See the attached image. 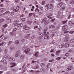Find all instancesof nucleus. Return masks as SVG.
I'll use <instances>...</instances> for the list:
<instances>
[{
  "instance_id": "obj_1",
  "label": "nucleus",
  "mask_w": 74,
  "mask_h": 74,
  "mask_svg": "<svg viewBox=\"0 0 74 74\" xmlns=\"http://www.w3.org/2000/svg\"><path fill=\"white\" fill-rule=\"evenodd\" d=\"M23 49H25L24 52L26 54H28V53H29V52L30 51V49H28L24 46L23 47Z\"/></svg>"
},
{
  "instance_id": "obj_2",
  "label": "nucleus",
  "mask_w": 74,
  "mask_h": 74,
  "mask_svg": "<svg viewBox=\"0 0 74 74\" xmlns=\"http://www.w3.org/2000/svg\"><path fill=\"white\" fill-rule=\"evenodd\" d=\"M62 29L63 30H64V31H66V30H67L69 29L68 27L66 25H64L62 27Z\"/></svg>"
},
{
  "instance_id": "obj_3",
  "label": "nucleus",
  "mask_w": 74,
  "mask_h": 74,
  "mask_svg": "<svg viewBox=\"0 0 74 74\" xmlns=\"http://www.w3.org/2000/svg\"><path fill=\"white\" fill-rule=\"evenodd\" d=\"M16 9H14L13 10V11H14L15 12H18L19 10H21V7L17 6L16 8Z\"/></svg>"
},
{
  "instance_id": "obj_4",
  "label": "nucleus",
  "mask_w": 74,
  "mask_h": 74,
  "mask_svg": "<svg viewBox=\"0 0 74 74\" xmlns=\"http://www.w3.org/2000/svg\"><path fill=\"white\" fill-rule=\"evenodd\" d=\"M20 54H21L20 51H17L15 55V57H18V56L20 55Z\"/></svg>"
},
{
  "instance_id": "obj_5",
  "label": "nucleus",
  "mask_w": 74,
  "mask_h": 74,
  "mask_svg": "<svg viewBox=\"0 0 74 74\" xmlns=\"http://www.w3.org/2000/svg\"><path fill=\"white\" fill-rule=\"evenodd\" d=\"M65 37H67V39H66V38L65 39L64 41L65 42H66V41H68V38H69L70 37V35H69V34H67L66 35H65Z\"/></svg>"
},
{
  "instance_id": "obj_6",
  "label": "nucleus",
  "mask_w": 74,
  "mask_h": 74,
  "mask_svg": "<svg viewBox=\"0 0 74 74\" xmlns=\"http://www.w3.org/2000/svg\"><path fill=\"white\" fill-rule=\"evenodd\" d=\"M1 29L3 32H4V33H5V34H7V30L6 29H4V27H2Z\"/></svg>"
},
{
  "instance_id": "obj_7",
  "label": "nucleus",
  "mask_w": 74,
  "mask_h": 74,
  "mask_svg": "<svg viewBox=\"0 0 74 74\" xmlns=\"http://www.w3.org/2000/svg\"><path fill=\"white\" fill-rule=\"evenodd\" d=\"M23 28L25 30H28L30 29V27H27V25H24V26Z\"/></svg>"
},
{
  "instance_id": "obj_8",
  "label": "nucleus",
  "mask_w": 74,
  "mask_h": 74,
  "mask_svg": "<svg viewBox=\"0 0 74 74\" xmlns=\"http://www.w3.org/2000/svg\"><path fill=\"white\" fill-rule=\"evenodd\" d=\"M15 34H16L15 32H14L13 31H12V32H10V36H16Z\"/></svg>"
},
{
  "instance_id": "obj_9",
  "label": "nucleus",
  "mask_w": 74,
  "mask_h": 74,
  "mask_svg": "<svg viewBox=\"0 0 74 74\" xmlns=\"http://www.w3.org/2000/svg\"><path fill=\"white\" fill-rule=\"evenodd\" d=\"M70 46V43H66L64 45V47L65 48H67V47H69Z\"/></svg>"
},
{
  "instance_id": "obj_10",
  "label": "nucleus",
  "mask_w": 74,
  "mask_h": 74,
  "mask_svg": "<svg viewBox=\"0 0 74 74\" xmlns=\"http://www.w3.org/2000/svg\"><path fill=\"white\" fill-rule=\"evenodd\" d=\"M63 4V2L61 3H59L58 5V7H62Z\"/></svg>"
},
{
  "instance_id": "obj_11",
  "label": "nucleus",
  "mask_w": 74,
  "mask_h": 74,
  "mask_svg": "<svg viewBox=\"0 0 74 74\" xmlns=\"http://www.w3.org/2000/svg\"><path fill=\"white\" fill-rule=\"evenodd\" d=\"M14 22L15 23L14 24V26H17V25L18 26V25H19L18 22L17 21H14Z\"/></svg>"
},
{
  "instance_id": "obj_12",
  "label": "nucleus",
  "mask_w": 74,
  "mask_h": 74,
  "mask_svg": "<svg viewBox=\"0 0 74 74\" xmlns=\"http://www.w3.org/2000/svg\"><path fill=\"white\" fill-rule=\"evenodd\" d=\"M1 62H2L4 64H7V61L5 60H1Z\"/></svg>"
},
{
  "instance_id": "obj_13",
  "label": "nucleus",
  "mask_w": 74,
  "mask_h": 74,
  "mask_svg": "<svg viewBox=\"0 0 74 74\" xmlns=\"http://www.w3.org/2000/svg\"><path fill=\"white\" fill-rule=\"evenodd\" d=\"M9 60L10 61H14L15 59L12 57H10L9 58Z\"/></svg>"
},
{
  "instance_id": "obj_14",
  "label": "nucleus",
  "mask_w": 74,
  "mask_h": 74,
  "mask_svg": "<svg viewBox=\"0 0 74 74\" xmlns=\"http://www.w3.org/2000/svg\"><path fill=\"white\" fill-rule=\"evenodd\" d=\"M8 56L7 55H5L3 57V59L4 60L7 59H8Z\"/></svg>"
},
{
  "instance_id": "obj_15",
  "label": "nucleus",
  "mask_w": 74,
  "mask_h": 74,
  "mask_svg": "<svg viewBox=\"0 0 74 74\" xmlns=\"http://www.w3.org/2000/svg\"><path fill=\"white\" fill-rule=\"evenodd\" d=\"M44 38L45 39H49V36H48V35H45L44 37Z\"/></svg>"
},
{
  "instance_id": "obj_16",
  "label": "nucleus",
  "mask_w": 74,
  "mask_h": 74,
  "mask_svg": "<svg viewBox=\"0 0 74 74\" xmlns=\"http://www.w3.org/2000/svg\"><path fill=\"white\" fill-rule=\"evenodd\" d=\"M10 64L12 65L11 66V67H14V66L16 65V64L14 62H12L10 63Z\"/></svg>"
},
{
  "instance_id": "obj_17",
  "label": "nucleus",
  "mask_w": 74,
  "mask_h": 74,
  "mask_svg": "<svg viewBox=\"0 0 74 74\" xmlns=\"http://www.w3.org/2000/svg\"><path fill=\"white\" fill-rule=\"evenodd\" d=\"M69 25L70 26H73V25H74V23L72 22L71 21H69Z\"/></svg>"
},
{
  "instance_id": "obj_18",
  "label": "nucleus",
  "mask_w": 74,
  "mask_h": 74,
  "mask_svg": "<svg viewBox=\"0 0 74 74\" xmlns=\"http://www.w3.org/2000/svg\"><path fill=\"white\" fill-rule=\"evenodd\" d=\"M9 49L11 50H14L15 48L14 47V46H11L10 47Z\"/></svg>"
},
{
  "instance_id": "obj_19",
  "label": "nucleus",
  "mask_w": 74,
  "mask_h": 74,
  "mask_svg": "<svg viewBox=\"0 0 74 74\" xmlns=\"http://www.w3.org/2000/svg\"><path fill=\"white\" fill-rule=\"evenodd\" d=\"M8 38V36H5L2 37V38L3 40H5L7 39V38Z\"/></svg>"
},
{
  "instance_id": "obj_20",
  "label": "nucleus",
  "mask_w": 74,
  "mask_h": 74,
  "mask_svg": "<svg viewBox=\"0 0 74 74\" xmlns=\"http://www.w3.org/2000/svg\"><path fill=\"white\" fill-rule=\"evenodd\" d=\"M19 43V40L15 41L14 42V44L15 45H18Z\"/></svg>"
},
{
  "instance_id": "obj_21",
  "label": "nucleus",
  "mask_w": 74,
  "mask_h": 74,
  "mask_svg": "<svg viewBox=\"0 0 74 74\" xmlns=\"http://www.w3.org/2000/svg\"><path fill=\"white\" fill-rule=\"evenodd\" d=\"M40 66H41V67H44V66H45V64H44V63H41L40 64Z\"/></svg>"
},
{
  "instance_id": "obj_22",
  "label": "nucleus",
  "mask_w": 74,
  "mask_h": 74,
  "mask_svg": "<svg viewBox=\"0 0 74 74\" xmlns=\"http://www.w3.org/2000/svg\"><path fill=\"white\" fill-rule=\"evenodd\" d=\"M60 53V50H58L56 52V55L57 56L59 55Z\"/></svg>"
},
{
  "instance_id": "obj_23",
  "label": "nucleus",
  "mask_w": 74,
  "mask_h": 74,
  "mask_svg": "<svg viewBox=\"0 0 74 74\" xmlns=\"http://www.w3.org/2000/svg\"><path fill=\"white\" fill-rule=\"evenodd\" d=\"M44 23L45 25H47L48 23H49V21L48 20L44 22Z\"/></svg>"
},
{
  "instance_id": "obj_24",
  "label": "nucleus",
  "mask_w": 74,
  "mask_h": 74,
  "mask_svg": "<svg viewBox=\"0 0 74 74\" xmlns=\"http://www.w3.org/2000/svg\"><path fill=\"white\" fill-rule=\"evenodd\" d=\"M5 8H2L0 9V10L2 12H4V11H5Z\"/></svg>"
},
{
  "instance_id": "obj_25",
  "label": "nucleus",
  "mask_w": 74,
  "mask_h": 74,
  "mask_svg": "<svg viewBox=\"0 0 74 74\" xmlns=\"http://www.w3.org/2000/svg\"><path fill=\"white\" fill-rule=\"evenodd\" d=\"M47 18H45L42 21V23H43V22H45L46 21H47Z\"/></svg>"
},
{
  "instance_id": "obj_26",
  "label": "nucleus",
  "mask_w": 74,
  "mask_h": 74,
  "mask_svg": "<svg viewBox=\"0 0 74 74\" xmlns=\"http://www.w3.org/2000/svg\"><path fill=\"white\" fill-rule=\"evenodd\" d=\"M70 3L71 4H74V0H71Z\"/></svg>"
},
{
  "instance_id": "obj_27",
  "label": "nucleus",
  "mask_w": 74,
  "mask_h": 74,
  "mask_svg": "<svg viewBox=\"0 0 74 74\" xmlns=\"http://www.w3.org/2000/svg\"><path fill=\"white\" fill-rule=\"evenodd\" d=\"M4 42H3V41L2 40H0V46H1L2 45L4 44Z\"/></svg>"
},
{
  "instance_id": "obj_28",
  "label": "nucleus",
  "mask_w": 74,
  "mask_h": 74,
  "mask_svg": "<svg viewBox=\"0 0 74 74\" xmlns=\"http://www.w3.org/2000/svg\"><path fill=\"white\" fill-rule=\"evenodd\" d=\"M34 69L35 70H36V69H38V65H36V66L34 67Z\"/></svg>"
},
{
  "instance_id": "obj_29",
  "label": "nucleus",
  "mask_w": 74,
  "mask_h": 74,
  "mask_svg": "<svg viewBox=\"0 0 74 74\" xmlns=\"http://www.w3.org/2000/svg\"><path fill=\"white\" fill-rule=\"evenodd\" d=\"M38 53H39V52H36V53L34 55L35 56H36V57H37V56H38Z\"/></svg>"
},
{
  "instance_id": "obj_30",
  "label": "nucleus",
  "mask_w": 74,
  "mask_h": 74,
  "mask_svg": "<svg viewBox=\"0 0 74 74\" xmlns=\"http://www.w3.org/2000/svg\"><path fill=\"white\" fill-rule=\"evenodd\" d=\"M55 26L53 25H51L49 26V29H51V28H55Z\"/></svg>"
},
{
  "instance_id": "obj_31",
  "label": "nucleus",
  "mask_w": 74,
  "mask_h": 74,
  "mask_svg": "<svg viewBox=\"0 0 74 74\" xmlns=\"http://www.w3.org/2000/svg\"><path fill=\"white\" fill-rule=\"evenodd\" d=\"M42 37H43V36L42 35H41L40 36H38V40H41L42 38Z\"/></svg>"
},
{
  "instance_id": "obj_32",
  "label": "nucleus",
  "mask_w": 74,
  "mask_h": 74,
  "mask_svg": "<svg viewBox=\"0 0 74 74\" xmlns=\"http://www.w3.org/2000/svg\"><path fill=\"white\" fill-rule=\"evenodd\" d=\"M23 26V23L19 24L18 25V27H22Z\"/></svg>"
},
{
  "instance_id": "obj_33",
  "label": "nucleus",
  "mask_w": 74,
  "mask_h": 74,
  "mask_svg": "<svg viewBox=\"0 0 74 74\" xmlns=\"http://www.w3.org/2000/svg\"><path fill=\"white\" fill-rule=\"evenodd\" d=\"M27 36L25 37L26 38H28L30 37V34H27L26 35Z\"/></svg>"
},
{
  "instance_id": "obj_34",
  "label": "nucleus",
  "mask_w": 74,
  "mask_h": 74,
  "mask_svg": "<svg viewBox=\"0 0 74 74\" xmlns=\"http://www.w3.org/2000/svg\"><path fill=\"white\" fill-rule=\"evenodd\" d=\"M72 69H73V67L69 66L67 69V70H71Z\"/></svg>"
},
{
  "instance_id": "obj_35",
  "label": "nucleus",
  "mask_w": 74,
  "mask_h": 74,
  "mask_svg": "<svg viewBox=\"0 0 74 74\" xmlns=\"http://www.w3.org/2000/svg\"><path fill=\"white\" fill-rule=\"evenodd\" d=\"M64 46V44H62L61 45H60L59 46V47L60 48H63V47Z\"/></svg>"
},
{
  "instance_id": "obj_36",
  "label": "nucleus",
  "mask_w": 74,
  "mask_h": 74,
  "mask_svg": "<svg viewBox=\"0 0 74 74\" xmlns=\"http://www.w3.org/2000/svg\"><path fill=\"white\" fill-rule=\"evenodd\" d=\"M35 38V36L34 35L32 36L31 37V40H34V39Z\"/></svg>"
},
{
  "instance_id": "obj_37",
  "label": "nucleus",
  "mask_w": 74,
  "mask_h": 74,
  "mask_svg": "<svg viewBox=\"0 0 74 74\" xmlns=\"http://www.w3.org/2000/svg\"><path fill=\"white\" fill-rule=\"evenodd\" d=\"M4 21V20L3 18H2L0 20V23H1L3 22Z\"/></svg>"
},
{
  "instance_id": "obj_38",
  "label": "nucleus",
  "mask_w": 74,
  "mask_h": 74,
  "mask_svg": "<svg viewBox=\"0 0 74 74\" xmlns=\"http://www.w3.org/2000/svg\"><path fill=\"white\" fill-rule=\"evenodd\" d=\"M67 15H68V19H69V18H70V16H71V14H70V13H68L67 14Z\"/></svg>"
},
{
  "instance_id": "obj_39",
  "label": "nucleus",
  "mask_w": 74,
  "mask_h": 74,
  "mask_svg": "<svg viewBox=\"0 0 74 74\" xmlns=\"http://www.w3.org/2000/svg\"><path fill=\"white\" fill-rule=\"evenodd\" d=\"M70 42H71V43H73L74 42V38L70 40Z\"/></svg>"
},
{
  "instance_id": "obj_40",
  "label": "nucleus",
  "mask_w": 74,
  "mask_h": 74,
  "mask_svg": "<svg viewBox=\"0 0 74 74\" xmlns=\"http://www.w3.org/2000/svg\"><path fill=\"white\" fill-rule=\"evenodd\" d=\"M47 9L48 10H51V7H47L46 10Z\"/></svg>"
},
{
  "instance_id": "obj_41",
  "label": "nucleus",
  "mask_w": 74,
  "mask_h": 74,
  "mask_svg": "<svg viewBox=\"0 0 74 74\" xmlns=\"http://www.w3.org/2000/svg\"><path fill=\"white\" fill-rule=\"evenodd\" d=\"M65 8L64 7H62L61 8V11H63V10H64V9H65Z\"/></svg>"
},
{
  "instance_id": "obj_42",
  "label": "nucleus",
  "mask_w": 74,
  "mask_h": 74,
  "mask_svg": "<svg viewBox=\"0 0 74 74\" xmlns=\"http://www.w3.org/2000/svg\"><path fill=\"white\" fill-rule=\"evenodd\" d=\"M67 21H63L62 22V23L63 25H64V24H65V23H66V22H67Z\"/></svg>"
},
{
  "instance_id": "obj_43",
  "label": "nucleus",
  "mask_w": 74,
  "mask_h": 74,
  "mask_svg": "<svg viewBox=\"0 0 74 74\" xmlns=\"http://www.w3.org/2000/svg\"><path fill=\"white\" fill-rule=\"evenodd\" d=\"M20 58H21V59H23V58H25V56H24V55H22L21 56Z\"/></svg>"
},
{
  "instance_id": "obj_44",
  "label": "nucleus",
  "mask_w": 74,
  "mask_h": 74,
  "mask_svg": "<svg viewBox=\"0 0 74 74\" xmlns=\"http://www.w3.org/2000/svg\"><path fill=\"white\" fill-rule=\"evenodd\" d=\"M49 32H45V36H48V35H49Z\"/></svg>"
},
{
  "instance_id": "obj_45",
  "label": "nucleus",
  "mask_w": 74,
  "mask_h": 74,
  "mask_svg": "<svg viewBox=\"0 0 74 74\" xmlns=\"http://www.w3.org/2000/svg\"><path fill=\"white\" fill-rule=\"evenodd\" d=\"M45 4V1H42L41 3V4L42 5H44V4Z\"/></svg>"
},
{
  "instance_id": "obj_46",
  "label": "nucleus",
  "mask_w": 74,
  "mask_h": 74,
  "mask_svg": "<svg viewBox=\"0 0 74 74\" xmlns=\"http://www.w3.org/2000/svg\"><path fill=\"white\" fill-rule=\"evenodd\" d=\"M7 26H8L7 24H5V25L3 26V27H6Z\"/></svg>"
},
{
  "instance_id": "obj_47",
  "label": "nucleus",
  "mask_w": 74,
  "mask_h": 74,
  "mask_svg": "<svg viewBox=\"0 0 74 74\" xmlns=\"http://www.w3.org/2000/svg\"><path fill=\"white\" fill-rule=\"evenodd\" d=\"M35 12H37L38 11V12H39V10H38V9L37 8H36L35 10Z\"/></svg>"
},
{
  "instance_id": "obj_48",
  "label": "nucleus",
  "mask_w": 74,
  "mask_h": 74,
  "mask_svg": "<svg viewBox=\"0 0 74 74\" xmlns=\"http://www.w3.org/2000/svg\"><path fill=\"white\" fill-rule=\"evenodd\" d=\"M14 15V12H12L10 14V15L11 16H13Z\"/></svg>"
},
{
  "instance_id": "obj_49",
  "label": "nucleus",
  "mask_w": 74,
  "mask_h": 74,
  "mask_svg": "<svg viewBox=\"0 0 74 74\" xmlns=\"http://www.w3.org/2000/svg\"><path fill=\"white\" fill-rule=\"evenodd\" d=\"M13 42L12 41H10L9 42L8 45H11V44H12Z\"/></svg>"
},
{
  "instance_id": "obj_50",
  "label": "nucleus",
  "mask_w": 74,
  "mask_h": 74,
  "mask_svg": "<svg viewBox=\"0 0 74 74\" xmlns=\"http://www.w3.org/2000/svg\"><path fill=\"white\" fill-rule=\"evenodd\" d=\"M4 52L5 53H7V49H5L4 50Z\"/></svg>"
},
{
  "instance_id": "obj_51",
  "label": "nucleus",
  "mask_w": 74,
  "mask_h": 74,
  "mask_svg": "<svg viewBox=\"0 0 74 74\" xmlns=\"http://www.w3.org/2000/svg\"><path fill=\"white\" fill-rule=\"evenodd\" d=\"M61 58L60 57H58L56 58V60H60Z\"/></svg>"
},
{
  "instance_id": "obj_52",
  "label": "nucleus",
  "mask_w": 74,
  "mask_h": 74,
  "mask_svg": "<svg viewBox=\"0 0 74 74\" xmlns=\"http://www.w3.org/2000/svg\"><path fill=\"white\" fill-rule=\"evenodd\" d=\"M55 36V34H52L51 35L50 37H51V38H52V37H53V36Z\"/></svg>"
},
{
  "instance_id": "obj_53",
  "label": "nucleus",
  "mask_w": 74,
  "mask_h": 74,
  "mask_svg": "<svg viewBox=\"0 0 74 74\" xmlns=\"http://www.w3.org/2000/svg\"><path fill=\"white\" fill-rule=\"evenodd\" d=\"M40 71H45V69H40Z\"/></svg>"
},
{
  "instance_id": "obj_54",
  "label": "nucleus",
  "mask_w": 74,
  "mask_h": 74,
  "mask_svg": "<svg viewBox=\"0 0 74 74\" xmlns=\"http://www.w3.org/2000/svg\"><path fill=\"white\" fill-rule=\"evenodd\" d=\"M16 28H14L13 30V32H16Z\"/></svg>"
},
{
  "instance_id": "obj_55",
  "label": "nucleus",
  "mask_w": 74,
  "mask_h": 74,
  "mask_svg": "<svg viewBox=\"0 0 74 74\" xmlns=\"http://www.w3.org/2000/svg\"><path fill=\"white\" fill-rule=\"evenodd\" d=\"M74 32V31H71L69 32V33H70V34H73V33Z\"/></svg>"
},
{
  "instance_id": "obj_56",
  "label": "nucleus",
  "mask_w": 74,
  "mask_h": 74,
  "mask_svg": "<svg viewBox=\"0 0 74 74\" xmlns=\"http://www.w3.org/2000/svg\"><path fill=\"white\" fill-rule=\"evenodd\" d=\"M47 18L49 19H52L53 18L52 17L50 16H47Z\"/></svg>"
},
{
  "instance_id": "obj_57",
  "label": "nucleus",
  "mask_w": 74,
  "mask_h": 74,
  "mask_svg": "<svg viewBox=\"0 0 74 74\" xmlns=\"http://www.w3.org/2000/svg\"><path fill=\"white\" fill-rule=\"evenodd\" d=\"M55 20V19H53L51 20V21L52 22H54Z\"/></svg>"
},
{
  "instance_id": "obj_58",
  "label": "nucleus",
  "mask_w": 74,
  "mask_h": 74,
  "mask_svg": "<svg viewBox=\"0 0 74 74\" xmlns=\"http://www.w3.org/2000/svg\"><path fill=\"white\" fill-rule=\"evenodd\" d=\"M50 5L49 4H47L46 5H45V7H49V6Z\"/></svg>"
},
{
  "instance_id": "obj_59",
  "label": "nucleus",
  "mask_w": 74,
  "mask_h": 74,
  "mask_svg": "<svg viewBox=\"0 0 74 74\" xmlns=\"http://www.w3.org/2000/svg\"><path fill=\"white\" fill-rule=\"evenodd\" d=\"M21 19L22 21H25V18H22Z\"/></svg>"
},
{
  "instance_id": "obj_60",
  "label": "nucleus",
  "mask_w": 74,
  "mask_h": 74,
  "mask_svg": "<svg viewBox=\"0 0 74 74\" xmlns=\"http://www.w3.org/2000/svg\"><path fill=\"white\" fill-rule=\"evenodd\" d=\"M30 73H34V71L32 70H31L29 71Z\"/></svg>"
},
{
  "instance_id": "obj_61",
  "label": "nucleus",
  "mask_w": 74,
  "mask_h": 74,
  "mask_svg": "<svg viewBox=\"0 0 74 74\" xmlns=\"http://www.w3.org/2000/svg\"><path fill=\"white\" fill-rule=\"evenodd\" d=\"M37 62L35 61H32V63H36Z\"/></svg>"
},
{
  "instance_id": "obj_62",
  "label": "nucleus",
  "mask_w": 74,
  "mask_h": 74,
  "mask_svg": "<svg viewBox=\"0 0 74 74\" xmlns=\"http://www.w3.org/2000/svg\"><path fill=\"white\" fill-rule=\"evenodd\" d=\"M42 34V33L41 32H39L38 33V34L39 35H41Z\"/></svg>"
},
{
  "instance_id": "obj_63",
  "label": "nucleus",
  "mask_w": 74,
  "mask_h": 74,
  "mask_svg": "<svg viewBox=\"0 0 74 74\" xmlns=\"http://www.w3.org/2000/svg\"><path fill=\"white\" fill-rule=\"evenodd\" d=\"M54 3V0H52L51 1V3L52 4V3Z\"/></svg>"
},
{
  "instance_id": "obj_64",
  "label": "nucleus",
  "mask_w": 74,
  "mask_h": 74,
  "mask_svg": "<svg viewBox=\"0 0 74 74\" xmlns=\"http://www.w3.org/2000/svg\"><path fill=\"white\" fill-rule=\"evenodd\" d=\"M32 13L29 14V16H32Z\"/></svg>"
}]
</instances>
